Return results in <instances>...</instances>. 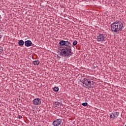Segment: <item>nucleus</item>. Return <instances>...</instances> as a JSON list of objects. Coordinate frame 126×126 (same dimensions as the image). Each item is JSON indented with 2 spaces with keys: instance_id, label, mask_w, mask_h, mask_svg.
<instances>
[{
  "instance_id": "nucleus-3",
  "label": "nucleus",
  "mask_w": 126,
  "mask_h": 126,
  "mask_svg": "<svg viewBox=\"0 0 126 126\" xmlns=\"http://www.w3.org/2000/svg\"><path fill=\"white\" fill-rule=\"evenodd\" d=\"M83 82V86L86 88L91 89L94 87V84H93V83H92L90 81L88 80V79L86 78H85L84 79Z\"/></svg>"
},
{
  "instance_id": "nucleus-14",
  "label": "nucleus",
  "mask_w": 126,
  "mask_h": 126,
  "mask_svg": "<svg viewBox=\"0 0 126 126\" xmlns=\"http://www.w3.org/2000/svg\"><path fill=\"white\" fill-rule=\"evenodd\" d=\"M55 104L56 107H59V106H60V104H59V102H55Z\"/></svg>"
},
{
  "instance_id": "nucleus-7",
  "label": "nucleus",
  "mask_w": 126,
  "mask_h": 126,
  "mask_svg": "<svg viewBox=\"0 0 126 126\" xmlns=\"http://www.w3.org/2000/svg\"><path fill=\"white\" fill-rule=\"evenodd\" d=\"M119 113L118 112H116L113 113H112L110 115V119H111V120H116V119L119 117Z\"/></svg>"
},
{
  "instance_id": "nucleus-1",
  "label": "nucleus",
  "mask_w": 126,
  "mask_h": 126,
  "mask_svg": "<svg viewBox=\"0 0 126 126\" xmlns=\"http://www.w3.org/2000/svg\"><path fill=\"white\" fill-rule=\"evenodd\" d=\"M59 45L64 46L61 50L60 56L61 57H70L73 54L71 49V44L68 41L61 40L59 42Z\"/></svg>"
},
{
  "instance_id": "nucleus-15",
  "label": "nucleus",
  "mask_w": 126,
  "mask_h": 126,
  "mask_svg": "<svg viewBox=\"0 0 126 126\" xmlns=\"http://www.w3.org/2000/svg\"><path fill=\"white\" fill-rule=\"evenodd\" d=\"M18 119H22V117L21 116H20V115H19L18 116Z\"/></svg>"
},
{
  "instance_id": "nucleus-10",
  "label": "nucleus",
  "mask_w": 126,
  "mask_h": 126,
  "mask_svg": "<svg viewBox=\"0 0 126 126\" xmlns=\"http://www.w3.org/2000/svg\"><path fill=\"white\" fill-rule=\"evenodd\" d=\"M18 44L19 45V46H23V45H24V41L22 40H20L19 42H18Z\"/></svg>"
},
{
  "instance_id": "nucleus-5",
  "label": "nucleus",
  "mask_w": 126,
  "mask_h": 126,
  "mask_svg": "<svg viewBox=\"0 0 126 126\" xmlns=\"http://www.w3.org/2000/svg\"><path fill=\"white\" fill-rule=\"evenodd\" d=\"M62 122L63 121L60 119H56L52 123V125L54 126H59L62 125Z\"/></svg>"
},
{
  "instance_id": "nucleus-12",
  "label": "nucleus",
  "mask_w": 126,
  "mask_h": 126,
  "mask_svg": "<svg viewBox=\"0 0 126 126\" xmlns=\"http://www.w3.org/2000/svg\"><path fill=\"white\" fill-rule=\"evenodd\" d=\"M78 43V41H77V40H74L73 42V46H76V45H77Z\"/></svg>"
},
{
  "instance_id": "nucleus-16",
  "label": "nucleus",
  "mask_w": 126,
  "mask_h": 126,
  "mask_svg": "<svg viewBox=\"0 0 126 126\" xmlns=\"http://www.w3.org/2000/svg\"><path fill=\"white\" fill-rule=\"evenodd\" d=\"M0 38H1V35H0Z\"/></svg>"
},
{
  "instance_id": "nucleus-8",
  "label": "nucleus",
  "mask_w": 126,
  "mask_h": 126,
  "mask_svg": "<svg viewBox=\"0 0 126 126\" xmlns=\"http://www.w3.org/2000/svg\"><path fill=\"white\" fill-rule=\"evenodd\" d=\"M32 45V41L30 40H27L25 42V46L26 47H31Z\"/></svg>"
},
{
  "instance_id": "nucleus-6",
  "label": "nucleus",
  "mask_w": 126,
  "mask_h": 126,
  "mask_svg": "<svg viewBox=\"0 0 126 126\" xmlns=\"http://www.w3.org/2000/svg\"><path fill=\"white\" fill-rule=\"evenodd\" d=\"M32 103L33 105H35L36 106H40L42 103V101L40 98H37L33 99L32 100Z\"/></svg>"
},
{
  "instance_id": "nucleus-4",
  "label": "nucleus",
  "mask_w": 126,
  "mask_h": 126,
  "mask_svg": "<svg viewBox=\"0 0 126 126\" xmlns=\"http://www.w3.org/2000/svg\"><path fill=\"white\" fill-rule=\"evenodd\" d=\"M106 35L104 34H99L96 37V40L98 42H103L105 41V39H106Z\"/></svg>"
},
{
  "instance_id": "nucleus-9",
  "label": "nucleus",
  "mask_w": 126,
  "mask_h": 126,
  "mask_svg": "<svg viewBox=\"0 0 126 126\" xmlns=\"http://www.w3.org/2000/svg\"><path fill=\"white\" fill-rule=\"evenodd\" d=\"M32 63H33L34 65H38L40 64V61L39 60L34 61L32 62Z\"/></svg>"
},
{
  "instance_id": "nucleus-11",
  "label": "nucleus",
  "mask_w": 126,
  "mask_h": 126,
  "mask_svg": "<svg viewBox=\"0 0 126 126\" xmlns=\"http://www.w3.org/2000/svg\"><path fill=\"white\" fill-rule=\"evenodd\" d=\"M53 90L55 92H58L59 91V87H55Z\"/></svg>"
},
{
  "instance_id": "nucleus-13",
  "label": "nucleus",
  "mask_w": 126,
  "mask_h": 126,
  "mask_svg": "<svg viewBox=\"0 0 126 126\" xmlns=\"http://www.w3.org/2000/svg\"><path fill=\"white\" fill-rule=\"evenodd\" d=\"M82 106H83L84 107H86V106H87V105H88V103L87 102H84L82 104Z\"/></svg>"
},
{
  "instance_id": "nucleus-2",
  "label": "nucleus",
  "mask_w": 126,
  "mask_h": 126,
  "mask_svg": "<svg viewBox=\"0 0 126 126\" xmlns=\"http://www.w3.org/2000/svg\"><path fill=\"white\" fill-rule=\"evenodd\" d=\"M111 31L114 33H120L124 29V24L121 21H116L111 25Z\"/></svg>"
}]
</instances>
